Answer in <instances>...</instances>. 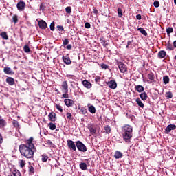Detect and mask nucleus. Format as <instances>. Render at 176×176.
Returning <instances> with one entry per match:
<instances>
[{
  "label": "nucleus",
  "mask_w": 176,
  "mask_h": 176,
  "mask_svg": "<svg viewBox=\"0 0 176 176\" xmlns=\"http://www.w3.org/2000/svg\"><path fill=\"white\" fill-rule=\"evenodd\" d=\"M19 149L21 156H23L26 159H34V153L36 152V147L27 146L25 144H20Z\"/></svg>",
  "instance_id": "obj_1"
},
{
  "label": "nucleus",
  "mask_w": 176,
  "mask_h": 176,
  "mask_svg": "<svg viewBox=\"0 0 176 176\" xmlns=\"http://www.w3.org/2000/svg\"><path fill=\"white\" fill-rule=\"evenodd\" d=\"M122 138L125 142H130V140L133 138V126L126 124L122 128Z\"/></svg>",
  "instance_id": "obj_2"
},
{
  "label": "nucleus",
  "mask_w": 176,
  "mask_h": 176,
  "mask_svg": "<svg viewBox=\"0 0 176 176\" xmlns=\"http://www.w3.org/2000/svg\"><path fill=\"white\" fill-rule=\"evenodd\" d=\"M76 146L78 149V151H80V152H87V147L81 141H77L76 142Z\"/></svg>",
  "instance_id": "obj_3"
},
{
  "label": "nucleus",
  "mask_w": 176,
  "mask_h": 176,
  "mask_svg": "<svg viewBox=\"0 0 176 176\" xmlns=\"http://www.w3.org/2000/svg\"><path fill=\"white\" fill-rule=\"evenodd\" d=\"M116 64L122 74H126V72H127V66L124 63L119 60H116Z\"/></svg>",
  "instance_id": "obj_4"
},
{
  "label": "nucleus",
  "mask_w": 176,
  "mask_h": 176,
  "mask_svg": "<svg viewBox=\"0 0 176 176\" xmlns=\"http://www.w3.org/2000/svg\"><path fill=\"white\" fill-rule=\"evenodd\" d=\"M16 8L19 12H23L24 9H25V2L20 0L16 4Z\"/></svg>",
  "instance_id": "obj_5"
},
{
  "label": "nucleus",
  "mask_w": 176,
  "mask_h": 176,
  "mask_svg": "<svg viewBox=\"0 0 176 176\" xmlns=\"http://www.w3.org/2000/svg\"><path fill=\"white\" fill-rule=\"evenodd\" d=\"M107 86H109V87L110 89H112L113 90H115V89H116L118 87V83H116V81L111 80L107 82H106Z\"/></svg>",
  "instance_id": "obj_6"
},
{
  "label": "nucleus",
  "mask_w": 176,
  "mask_h": 176,
  "mask_svg": "<svg viewBox=\"0 0 176 176\" xmlns=\"http://www.w3.org/2000/svg\"><path fill=\"white\" fill-rule=\"evenodd\" d=\"M67 146L69 149H72V151H76V144L71 140H67Z\"/></svg>",
  "instance_id": "obj_7"
},
{
  "label": "nucleus",
  "mask_w": 176,
  "mask_h": 176,
  "mask_svg": "<svg viewBox=\"0 0 176 176\" xmlns=\"http://www.w3.org/2000/svg\"><path fill=\"white\" fill-rule=\"evenodd\" d=\"M176 126L175 124H169L165 129V134H170L171 133V130H175Z\"/></svg>",
  "instance_id": "obj_8"
},
{
  "label": "nucleus",
  "mask_w": 176,
  "mask_h": 176,
  "mask_svg": "<svg viewBox=\"0 0 176 176\" xmlns=\"http://www.w3.org/2000/svg\"><path fill=\"white\" fill-rule=\"evenodd\" d=\"M62 60L63 61V63H65V64H66V65H71L72 61L71 60V58H69V56H68V55L66 56H63L62 57Z\"/></svg>",
  "instance_id": "obj_9"
},
{
  "label": "nucleus",
  "mask_w": 176,
  "mask_h": 176,
  "mask_svg": "<svg viewBox=\"0 0 176 176\" xmlns=\"http://www.w3.org/2000/svg\"><path fill=\"white\" fill-rule=\"evenodd\" d=\"M61 87L63 93H68V82L67 81L62 82Z\"/></svg>",
  "instance_id": "obj_10"
},
{
  "label": "nucleus",
  "mask_w": 176,
  "mask_h": 176,
  "mask_svg": "<svg viewBox=\"0 0 176 176\" xmlns=\"http://www.w3.org/2000/svg\"><path fill=\"white\" fill-rule=\"evenodd\" d=\"M38 26L41 30H46L47 28V23L43 20L38 21Z\"/></svg>",
  "instance_id": "obj_11"
},
{
  "label": "nucleus",
  "mask_w": 176,
  "mask_h": 176,
  "mask_svg": "<svg viewBox=\"0 0 176 176\" xmlns=\"http://www.w3.org/2000/svg\"><path fill=\"white\" fill-rule=\"evenodd\" d=\"M3 72L6 74V75H14V72L12 70V69L9 67H5L3 69Z\"/></svg>",
  "instance_id": "obj_12"
},
{
  "label": "nucleus",
  "mask_w": 176,
  "mask_h": 176,
  "mask_svg": "<svg viewBox=\"0 0 176 176\" xmlns=\"http://www.w3.org/2000/svg\"><path fill=\"white\" fill-rule=\"evenodd\" d=\"M48 118L50 122H56V120H57V117L56 116V113L54 112L50 113Z\"/></svg>",
  "instance_id": "obj_13"
},
{
  "label": "nucleus",
  "mask_w": 176,
  "mask_h": 176,
  "mask_svg": "<svg viewBox=\"0 0 176 176\" xmlns=\"http://www.w3.org/2000/svg\"><path fill=\"white\" fill-rule=\"evenodd\" d=\"M34 141V138H30L27 141H26V144H23L28 146H32L33 148H35V144H34V143H32V142Z\"/></svg>",
  "instance_id": "obj_14"
},
{
  "label": "nucleus",
  "mask_w": 176,
  "mask_h": 176,
  "mask_svg": "<svg viewBox=\"0 0 176 176\" xmlns=\"http://www.w3.org/2000/svg\"><path fill=\"white\" fill-rule=\"evenodd\" d=\"M64 102L65 105H66V107H67L68 108H69V107H72V105L74 104V100H72V99H65Z\"/></svg>",
  "instance_id": "obj_15"
},
{
  "label": "nucleus",
  "mask_w": 176,
  "mask_h": 176,
  "mask_svg": "<svg viewBox=\"0 0 176 176\" xmlns=\"http://www.w3.org/2000/svg\"><path fill=\"white\" fill-rule=\"evenodd\" d=\"M99 41L100 43L102 45L103 47H107V46H108V42H107V40L104 38V36H101Z\"/></svg>",
  "instance_id": "obj_16"
},
{
  "label": "nucleus",
  "mask_w": 176,
  "mask_h": 176,
  "mask_svg": "<svg viewBox=\"0 0 176 176\" xmlns=\"http://www.w3.org/2000/svg\"><path fill=\"white\" fill-rule=\"evenodd\" d=\"M147 78L149 79V80H147L148 83H152L155 80V74L150 73L147 75Z\"/></svg>",
  "instance_id": "obj_17"
},
{
  "label": "nucleus",
  "mask_w": 176,
  "mask_h": 176,
  "mask_svg": "<svg viewBox=\"0 0 176 176\" xmlns=\"http://www.w3.org/2000/svg\"><path fill=\"white\" fill-rule=\"evenodd\" d=\"M82 85L84 87H86V89H91V83L87 80L82 81Z\"/></svg>",
  "instance_id": "obj_18"
},
{
  "label": "nucleus",
  "mask_w": 176,
  "mask_h": 176,
  "mask_svg": "<svg viewBox=\"0 0 176 176\" xmlns=\"http://www.w3.org/2000/svg\"><path fill=\"white\" fill-rule=\"evenodd\" d=\"M6 82L10 85V86H13L14 85V78L12 77H8L6 80Z\"/></svg>",
  "instance_id": "obj_19"
},
{
  "label": "nucleus",
  "mask_w": 176,
  "mask_h": 176,
  "mask_svg": "<svg viewBox=\"0 0 176 176\" xmlns=\"http://www.w3.org/2000/svg\"><path fill=\"white\" fill-rule=\"evenodd\" d=\"M88 129L92 135H94V134L97 133V131L94 129L92 124H89Z\"/></svg>",
  "instance_id": "obj_20"
},
{
  "label": "nucleus",
  "mask_w": 176,
  "mask_h": 176,
  "mask_svg": "<svg viewBox=\"0 0 176 176\" xmlns=\"http://www.w3.org/2000/svg\"><path fill=\"white\" fill-rule=\"evenodd\" d=\"M115 159H122L123 157V153L122 152L116 151L114 155Z\"/></svg>",
  "instance_id": "obj_21"
},
{
  "label": "nucleus",
  "mask_w": 176,
  "mask_h": 176,
  "mask_svg": "<svg viewBox=\"0 0 176 176\" xmlns=\"http://www.w3.org/2000/svg\"><path fill=\"white\" fill-rule=\"evenodd\" d=\"M140 97L142 101H146V100H148V94H146V92H143L140 94Z\"/></svg>",
  "instance_id": "obj_22"
},
{
  "label": "nucleus",
  "mask_w": 176,
  "mask_h": 176,
  "mask_svg": "<svg viewBox=\"0 0 176 176\" xmlns=\"http://www.w3.org/2000/svg\"><path fill=\"white\" fill-rule=\"evenodd\" d=\"M167 55V53L164 50H161L158 52V57L160 58H164Z\"/></svg>",
  "instance_id": "obj_23"
},
{
  "label": "nucleus",
  "mask_w": 176,
  "mask_h": 176,
  "mask_svg": "<svg viewBox=\"0 0 176 176\" xmlns=\"http://www.w3.org/2000/svg\"><path fill=\"white\" fill-rule=\"evenodd\" d=\"M8 122L3 118H0V129H3L6 126H7Z\"/></svg>",
  "instance_id": "obj_24"
},
{
  "label": "nucleus",
  "mask_w": 176,
  "mask_h": 176,
  "mask_svg": "<svg viewBox=\"0 0 176 176\" xmlns=\"http://www.w3.org/2000/svg\"><path fill=\"white\" fill-rule=\"evenodd\" d=\"M0 36H1L3 39H5V41H8V39H9V36H8V33L6 32H2L0 33Z\"/></svg>",
  "instance_id": "obj_25"
},
{
  "label": "nucleus",
  "mask_w": 176,
  "mask_h": 176,
  "mask_svg": "<svg viewBox=\"0 0 176 176\" xmlns=\"http://www.w3.org/2000/svg\"><path fill=\"white\" fill-rule=\"evenodd\" d=\"M135 89L138 93H142V91H144V87L142 85H136Z\"/></svg>",
  "instance_id": "obj_26"
},
{
  "label": "nucleus",
  "mask_w": 176,
  "mask_h": 176,
  "mask_svg": "<svg viewBox=\"0 0 176 176\" xmlns=\"http://www.w3.org/2000/svg\"><path fill=\"white\" fill-rule=\"evenodd\" d=\"M79 166L80 168L82 170V171H86V170H87V164L85 162H81Z\"/></svg>",
  "instance_id": "obj_27"
},
{
  "label": "nucleus",
  "mask_w": 176,
  "mask_h": 176,
  "mask_svg": "<svg viewBox=\"0 0 176 176\" xmlns=\"http://www.w3.org/2000/svg\"><path fill=\"white\" fill-rule=\"evenodd\" d=\"M138 31H140L144 35V36H148V33L146 32V30L144 28H138Z\"/></svg>",
  "instance_id": "obj_28"
},
{
  "label": "nucleus",
  "mask_w": 176,
  "mask_h": 176,
  "mask_svg": "<svg viewBox=\"0 0 176 176\" xmlns=\"http://www.w3.org/2000/svg\"><path fill=\"white\" fill-rule=\"evenodd\" d=\"M88 111L92 114L96 113V107L93 105L89 106L88 107Z\"/></svg>",
  "instance_id": "obj_29"
},
{
  "label": "nucleus",
  "mask_w": 176,
  "mask_h": 176,
  "mask_svg": "<svg viewBox=\"0 0 176 176\" xmlns=\"http://www.w3.org/2000/svg\"><path fill=\"white\" fill-rule=\"evenodd\" d=\"M163 82H164V85H167V84L170 83V77H168V76H164Z\"/></svg>",
  "instance_id": "obj_30"
},
{
  "label": "nucleus",
  "mask_w": 176,
  "mask_h": 176,
  "mask_svg": "<svg viewBox=\"0 0 176 176\" xmlns=\"http://www.w3.org/2000/svg\"><path fill=\"white\" fill-rule=\"evenodd\" d=\"M11 176H21V173L19 170L15 169L12 171Z\"/></svg>",
  "instance_id": "obj_31"
},
{
  "label": "nucleus",
  "mask_w": 176,
  "mask_h": 176,
  "mask_svg": "<svg viewBox=\"0 0 176 176\" xmlns=\"http://www.w3.org/2000/svg\"><path fill=\"white\" fill-rule=\"evenodd\" d=\"M138 105H139L140 107V108H144V103H142V101H141V99H140V98H137L135 100Z\"/></svg>",
  "instance_id": "obj_32"
},
{
  "label": "nucleus",
  "mask_w": 176,
  "mask_h": 176,
  "mask_svg": "<svg viewBox=\"0 0 176 176\" xmlns=\"http://www.w3.org/2000/svg\"><path fill=\"white\" fill-rule=\"evenodd\" d=\"M133 42H134V39H133V38L129 40L127 42V45L126 46V49L131 47V45H133Z\"/></svg>",
  "instance_id": "obj_33"
},
{
  "label": "nucleus",
  "mask_w": 176,
  "mask_h": 176,
  "mask_svg": "<svg viewBox=\"0 0 176 176\" xmlns=\"http://www.w3.org/2000/svg\"><path fill=\"white\" fill-rule=\"evenodd\" d=\"M104 130L105 131V133L107 134H109L112 131V130L111 129V126H109V125L105 126Z\"/></svg>",
  "instance_id": "obj_34"
},
{
  "label": "nucleus",
  "mask_w": 176,
  "mask_h": 176,
  "mask_svg": "<svg viewBox=\"0 0 176 176\" xmlns=\"http://www.w3.org/2000/svg\"><path fill=\"white\" fill-rule=\"evenodd\" d=\"M41 157V160L42 162H43V163H46V162H47V160L49 159V156H47V155L46 154L42 155Z\"/></svg>",
  "instance_id": "obj_35"
},
{
  "label": "nucleus",
  "mask_w": 176,
  "mask_h": 176,
  "mask_svg": "<svg viewBox=\"0 0 176 176\" xmlns=\"http://www.w3.org/2000/svg\"><path fill=\"white\" fill-rule=\"evenodd\" d=\"M166 49L168 50H174V45L173 44L170 43V41L167 43Z\"/></svg>",
  "instance_id": "obj_36"
},
{
  "label": "nucleus",
  "mask_w": 176,
  "mask_h": 176,
  "mask_svg": "<svg viewBox=\"0 0 176 176\" xmlns=\"http://www.w3.org/2000/svg\"><path fill=\"white\" fill-rule=\"evenodd\" d=\"M174 32V29L171 27H168L166 28V34L167 35H170V34H173Z\"/></svg>",
  "instance_id": "obj_37"
},
{
  "label": "nucleus",
  "mask_w": 176,
  "mask_h": 176,
  "mask_svg": "<svg viewBox=\"0 0 176 176\" xmlns=\"http://www.w3.org/2000/svg\"><path fill=\"white\" fill-rule=\"evenodd\" d=\"M23 50L25 53H30V52H31V49H30V46L28 45H24Z\"/></svg>",
  "instance_id": "obj_38"
},
{
  "label": "nucleus",
  "mask_w": 176,
  "mask_h": 176,
  "mask_svg": "<svg viewBox=\"0 0 176 176\" xmlns=\"http://www.w3.org/2000/svg\"><path fill=\"white\" fill-rule=\"evenodd\" d=\"M12 21L14 24H17V23H19V18L17 16V15H14L12 16Z\"/></svg>",
  "instance_id": "obj_39"
},
{
  "label": "nucleus",
  "mask_w": 176,
  "mask_h": 176,
  "mask_svg": "<svg viewBox=\"0 0 176 176\" xmlns=\"http://www.w3.org/2000/svg\"><path fill=\"white\" fill-rule=\"evenodd\" d=\"M165 97H166V98H173V93L171 91L166 92Z\"/></svg>",
  "instance_id": "obj_40"
},
{
  "label": "nucleus",
  "mask_w": 176,
  "mask_h": 176,
  "mask_svg": "<svg viewBox=\"0 0 176 176\" xmlns=\"http://www.w3.org/2000/svg\"><path fill=\"white\" fill-rule=\"evenodd\" d=\"M49 128L50 129V130H56V124L50 122L49 124Z\"/></svg>",
  "instance_id": "obj_41"
},
{
  "label": "nucleus",
  "mask_w": 176,
  "mask_h": 176,
  "mask_svg": "<svg viewBox=\"0 0 176 176\" xmlns=\"http://www.w3.org/2000/svg\"><path fill=\"white\" fill-rule=\"evenodd\" d=\"M19 166L21 167V168H24V166H25V161L24 160H20L19 161Z\"/></svg>",
  "instance_id": "obj_42"
},
{
  "label": "nucleus",
  "mask_w": 176,
  "mask_h": 176,
  "mask_svg": "<svg viewBox=\"0 0 176 176\" xmlns=\"http://www.w3.org/2000/svg\"><path fill=\"white\" fill-rule=\"evenodd\" d=\"M65 12L66 13H68L69 14H70V13H72V7L71 6L66 7Z\"/></svg>",
  "instance_id": "obj_43"
},
{
  "label": "nucleus",
  "mask_w": 176,
  "mask_h": 176,
  "mask_svg": "<svg viewBox=\"0 0 176 176\" xmlns=\"http://www.w3.org/2000/svg\"><path fill=\"white\" fill-rule=\"evenodd\" d=\"M29 173H30V174H31V175H32V174H34V173H35V169L34 168V167L32 166H29Z\"/></svg>",
  "instance_id": "obj_44"
},
{
  "label": "nucleus",
  "mask_w": 176,
  "mask_h": 176,
  "mask_svg": "<svg viewBox=\"0 0 176 176\" xmlns=\"http://www.w3.org/2000/svg\"><path fill=\"white\" fill-rule=\"evenodd\" d=\"M118 17H123V12L122 11V8H118Z\"/></svg>",
  "instance_id": "obj_45"
},
{
  "label": "nucleus",
  "mask_w": 176,
  "mask_h": 176,
  "mask_svg": "<svg viewBox=\"0 0 176 176\" xmlns=\"http://www.w3.org/2000/svg\"><path fill=\"white\" fill-rule=\"evenodd\" d=\"M63 46H67V45L69 43V41L68 40V38L63 39Z\"/></svg>",
  "instance_id": "obj_46"
},
{
  "label": "nucleus",
  "mask_w": 176,
  "mask_h": 176,
  "mask_svg": "<svg viewBox=\"0 0 176 176\" xmlns=\"http://www.w3.org/2000/svg\"><path fill=\"white\" fill-rule=\"evenodd\" d=\"M55 107L56 108V109H58V111H60L61 113L63 111V107H61V105L56 104Z\"/></svg>",
  "instance_id": "obj_47"
},
{
  "label": "nucleus",
  "mask_w": 176,
  "mask_h": 176,
  "mask_svg": "<svg viewBox=\"0 0 176 176\" xmlns=\"http://www.w3.org/2000/svg\"><path fill=\"white\" fill-rule=\"evenodd\" d=\"M100 67H101L102 69H108V68H109L108 65H107L105 63L101 64Z\"/></svg>",
  "instance_id": "obj_48"
},
{
  "label": "nucleus",
  "mask_w": 176,
  "mask_h": 176,
  "mask_svg": "<svg viewBox=\"0 0 176 176\" xmlns=\"http://www.w3.org/2000/svg\"><path fill=\"white\" fill-rule=\"evenodd\" d=\"M66 116L69 120H72V119H74V117H72V114L71 113H67Z\"/></svg>",
  "instance_id": "obj_49"
},
{
  "label": "nucleus",
  "mask_w": 176,
  "mask_h": 176,
  "mask_svg": "<svg viewBox=\"0 0 176 176\" xmlns=\"http://www.w3.org/2000/svg\"><path fill=\"white\" fill-rule=\"evenodd\" d=\"M80 112L82 115H86L87 113V109L82 107L80 109Z\"/></svg>",
  "instance_id": "obj_50"
},
{
  "label": "nucleus",
  "mask_w": 176,
  "mask_h": 176,
  "mask_svg": "<svg viewBox=\"0 0 176 176\" xmlns=\"http://www.w3.org/2000/svg\"><path fill=\"white\" fill-rule=\"evenodd\" d=\"M54 26H55V24H54V21L52 22L50 25V28L51 30V31H53L54 30Z\"/></svg>",
  "instance_id": "obj_51"
},
{
  "label": "nucleus",
  "mask_w": 176,
  "mask_h": 176,
  "mask_svg": "<svg viewBox=\"0 0 176 176\" xmlns=\"http://www.w3.org/2000/svg\"><path fill=\"white\" fill-rule=\"evenodd\" d=\"M153 6L155 8H159V6H160V3L159 1H154Z\"/></svg>",
  "instance_id": "obj_52"
},
{
  "label": "nucleus",
  "mask_w": 176,
  "mask_h": 176,
  "mask_svg": "<svg viewBox=\"0 0 176 176\" xmlns=\"http://www.w3.org/2000/svg\"><path fill=\"white\" fill-rule=\"evenodd\" d=\"M63 93L64 94L62 95V97H63V98H68V97H69L68 92H63Z\"/></svg>",
  "instance_id": "obj_53"
},
{
  "label": "nucleus",
  "mask_w": 176,
  "mask_h": 176,
  "mask_svg": "<svg viewBox=\"0 0 176 176\" xmlns=\"http://www.w3.org/2000/svg\"><path fill=\"white\" fill-rule=\"evenodd\" d=\"M85 27L86 28H91V25H90V23L86 22V23H85Z\"/></svg>",
  "instance_id": "obj_54"
},
{
  "label": "nucleus",
  "mask_w": 176,
  "mask_h": 176,
  "mask_svg": "<svg viewBox=\"0 0 176 176\" xmlns=\"http://www.w3.org/2000/svg\"><path fill=\"white\" fill-rule=\"evenodd\" d=\"M47 144L48 145L52 146V148H54V146H56V145H54V144H53V142L50 140H47Z\"/></svg>",
  "instance_id": "obj_55"
},
{
  "label": "nucleus",
  "mask_w": 176,
  "mask_h": 176,
  "mask_svg": "<svg viewBox=\"0 0 176 176\" xmlns=\"http://www.w3.org/2000/svg\"><path fill=\"white\" fill-rule=\"evenodd\" d=\"M58 31H64V27L61 25H58L57 26Z\"/></svg>",
  "instance_id": "obj_56"
},
{
  "label": "nucleus",
  "mask_w": 176,
  "mask_h": 176,
  "mask_svg": "<svg viewBox=\"0 0 176 176\" xmlns=\"http://www.w3.org/2000/svg\"><path fill=\"white\" fill-rule=\"evenodd\" d=\"M13 126H14V127H19V122L14 120V121L13 122Z\"/></svg>",
  "instance_id": "obj_57"
},
{
  "label": "nucleus",
  "mask_w": 176,
  "mask_h": 176,
  "mask_svg": "<svg viewBox=\"0 0 176 176\" xmlns=\"http://www.w3.org/2000/svg\"><path fill=\"white\" fill-rule=\"evenodd\" d=\"M40 10H45V4L43 3H41L40 5Z\"/></svg>",
  "instance_id": "obj_58"
},
{
  "label": "nucleus",
  "mask_w": 176,
  "mask_h": 176,
  "mask_svg": "<svg viewBox=\"0 0 176 176\" xmlns=\"http://www.w3.org/2000/svg\"><path fill=\"white\" fill-rule=\"evenodd\" d=\"M100 79H101V77H100V76H96V78H95V81H96V83H97V82H100Z\"/></svg>",
  "instance_id": "obj_59"
},
{
  "label": "nucleus",
  "mask_w": 176,
  "mask_h": 176,
  "mask_svg": "<svg viewBox=\"0 0 176 176\" xmlns=\"http://www.w3.org/2000/svg\"><path fill=\"white\" fill-rule=\"evenodd\" d=\"M66 49H67V50H71V49H72V45L69 44L67 45Z\"/></svg>",
  "instance_id": "obj_60"
},
{
  "label": "nucleus",
  "mask_w": 176,
  "mask_h": 176,
  "mask_svg": "<svg viewBox=\"0 0 176 176\" xmlns=\"http://www.w3.org/2000/svg\"><path fill=\"white\" fill-rule=\"evenodd\" d=\"M136 19L138 20H141V19H142V16H141V14H138L136 15Z\"/></svg>",
  "instance_id": "obj_61"
},
{
  "label": "nucleus",
  "mask_w": 176,
  "mask_h": 176,
  "mask_svg": "<svg viewBox=\"0 0 176 176\" xmlns=\"http://www.w3.org/2000/svg\"><path fill=\"white\" fill-rule=\"evenodd\" d=\"M93 12L94 14H97L98 13V11L97 10V9H96V8H94Z\"/></svg>",
  "instance_id": "obj_62"
},
{
  "label": "nucleus",
  "mask_w": 176,
  "mask_h": 176,
  "mask_svg": "<svg viewBox=\"0 0 176 176\" xmlns=\"http://www.w3.org/2000/svg\"><path fill=\"white\" fill-rule=\"evenodd\" d=\"M67 78H70L71 79H72V78H74V75H71V74H67Z\"/></svg>",
  "instance_id": "obj_63"
},
{
  "label": "nucleus",
  "mask_w": 176,
  "mask_h": 176,
  "mask_svg": "<svg viewBox=\"0 0 176 176\" xmlns=\"http://www.w3.org/2000/svg\"><path fill=\"white\" fill-rule=\"evenodd\" d=\"M3 142V138H2V135L0 134V144H2Z\"/></svg>",
  "instance_id": "obj_64"
}]
</instances>
